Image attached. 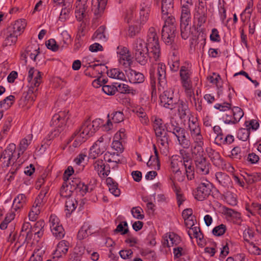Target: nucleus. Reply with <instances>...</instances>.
<instances>
[{
  "mask_svg": "<svg viewBox=\"0 0 261 261\" xmlns=\"http://www.w3.org/2000/svg\"><path fill=\"white\" fill-rule=\"evenodd\" d=\"M111 116L113 122L111 121L110 114H108V120L106 123L99 118L91 121L89 117L84 121L80 130H111L114 128V123H120L124 120L123 113L121 111L114 112Z\"/></svg>",
  "mask_w": 261,
  "mask_h": 261,
  "instance_id": "f257e3e1",
  "label": "nucleus"
},
{
  "mask_svg": "<svg viewBox=\"0 0 261 261\" xmlns=\"http://www.w3.org/2000/svg\"><path fill=\"white\" fill-rule=\"evenodd\" d=\"M161 105L165 108L173 110L177 108L180 119H184L190 113L188 103L175 98L173 91L169 89L164 91L160 96Z\"/></svg>",
  "mask_w": 261,
  "mask_h": 261,
  "instance_id": "f03ea898",
  "label": "nucleus"
},
{
  "mask_svg": "<svg viewBox=\"0 0 261 261\" xmlns=\"http://www.w3.org/2000/svg\"><path fill=\"white\" fill-rule=\"evenodd\" d=\"M132 48L136 61L141 65H145L148 58L150 60L154 61V58L151 57L150 55V50L147 43L143 39L138 38L134 40L132 44Z\"/></svg>",
  "mask_w": 261,
  "mask_h": 261,
  "instance_id": "7ed1b4c3",
  "label": "nucleus"
},
{
  "mask_svg": "<svg viewBox=\"0 0 261 261\" xmlns=\"http://www.w3.org/2000/svg\"><path fill=\"white\" fill-rule=\"evenodd\" d=\"M27 80L29 82V88L25 98L35 100L38 87L42 82V73L34 68H31L28 71Z\"/></svg>",
  "mask_w": 261,
  "mask_h": 261,
  "instance_id": "20e7f679",
  "label": "nucleus"
},
{
  "mask_svg": "<svg viewBox=\"0 0 261 261\" xmlns=\"http://www.w3.org/2000/svg\"><path fill=\"white\" fill-rule=\"evenodd\" d=\"M166 65L163 63L154 64L149 71L150 84L153 90H155V79H158L160 86L164 88L167 84Z\"/></svg>",
  "mask_w": 261,
  "mask_h": 261,
  "instance_id": "39448f33",
  "label": "nucleus"
},
{
  "mask_svg": "<svg viewBox=\"0 0 261 261\" xmlns=\"http://www.w3.org/2000/svg\"><path fill=\"white\" fill-rule=\"evenodd\" d=\"M164 21V25L162 30V38L163 41L167 45H171L174 42L176 28L175 24V19L172 15L166 18H162Z\"/></svg>",
  "mask_w": 261,
  "mask_h": 261,
  "instance_id": "423d86ee",
  "label": "nucleus"
},
{
  "mask_svg": "<svg viewBox=\"0 0 261 261\" xmlns=\"http://www.w3.org/2000/svg\"><path fill=\"white\" fill-rule=\"evenodd\" d=\"M49 187L46 186L41 190L39 194L36 197L32 207L29 214L30 220L34 221L36 220L38 215L43 210V207L47 202V198L46 196L48 192Z\"/></svg>",
  "mask_w": 261,
  "mask_h": 261,
  "instance_id": "0eeeda50",
  "label": "nucleus"
},
{
  "mask_svg": "<svg viewBox=\"0 0 261 261\" xmlns=\"http://www.w3.org/2000/svg\"><path fill=\"white\" fill-rule=\"evenodd\" d=\"M88 0H78L75 3V15L77 21L82 22L79 31L83 32L87 22L90 19L89 11L87 10Z\"/></svg>",
  "mask_w": 261,
  "mask_h": 261,
  "instance_id": "6e6552de",
  "label": "nucleus"
},
{
  "mask_svg": "<svg viewBox=\"0 0 261 261\" xmlns=\"http://www.w3.org/2000/svg\"><path fill=\"white\" fill-rule=\"evenodd\" d=\"M147 43L150 50L151 57H153L154 58V61H158L160 57L161 50L156 31L153 27H150L149 29L147 38Z\"/></svg>",
  "mask_w": 261,
  "mask_h": 261,
  "instance_id": "1a4fd4ad",
  "label": "nucleus"
},
{
  "mask_svg": "<svg viewBox=\"0 0 261 261\" xmlns=\"http://www.w3.org/2000/svg\"><path fill=\"white\" fill-rule=\"evenodd\" d=\"M111 139V136L105 135L100 137L91 147L89 158L94 159L102 154L107 149L106 147Z\"/></svg>",
  "mask_w": 261,
  "mask_h": 261,
  "instance_id": "9d476101",
  "label": "nucleus"
},
{
  "mask_svg": "<svg viewBox=\"0 0 261 261\" xmlns=\"http://www.w3.org/2000/svg\"><path fill=\"white\" fill-rule=\"evenodd\" d=\"M184 160L178 155H174L170 159V168L171 171L175 174L177 180L180 182L184 181L185 176L182 174L180 168L184 166Z\"/></svg>",
  "mask_w": 261,
  "mask_h": 261,
  "instance_id": "9b49d317",
  "label": "nucleus"
},
{
  "mask_svg": "<svg viewBox=\"0 0 261 261\" xmlns=\"http://www.w3.org/2000/svg\"><path fill=\"white\" fill-rule=\"evenodd\" d=\"M212 185L207 180L201 182L193 191L194 198L198 201H203L211 194Z\"/></svg>",
  "mask_w": 261,
  "mask_h": 261,
  "instance_id": "f8f14e48",
  "label": "nucleus"
},
{
  "mask_svg": "<svg viewBox=\"0 0 261 261\" xmlns=\"http://www.w3.org/2000/svg\"><path fill=\"white\" fill-rule=\"evenodd\" d=\"M49 226L53 236L57 239H61L65 236V231L60 224L59 218L55 215H51L49 217Z\"/></svg>",
  "mask_w": 261,
  "mask_h": 261,
  "instance_id": "ddd939ff",
  "label": "nucleus"
},
{
  "mask_svg": "<svg viewBox=\"0 0 261 261\" xmlns=\"http://www.w3.org/2000/svg\"><path fill=\"white\" fill-rule=\"evenodd\" d=\"M152 0H142L140 6L139 22L145 24L149 19Z\"/></svg>",
  "mask_w": 261,
  "mask_h": 261,
  "instance_id": "4468645a",
  "label": "nucleus"
},
{
  "mask_svg": "<svg viewBox=\"0 0 261 261\" xmlns=\"http://www.w3.org/2000/svg\"><path fill=\"white\" fill-rule=\"evenodd\" d=\"M69 117L70 115L68 111H60L53 116L50 125L56 128H62L65 125L66 122L69 118Z\"/></svg>",
  "mask_w": 261,
  "mask_h": 261,
  "instance_id": "2eb2a0df",
  "label": "nucleus"
},
{
  "mask_svg": "<svg viewBox=\"0 0 261 261\" xmlns=\"http://www.w3.org/2000/svg\"><path fill=\"white\" fill-rule=\"evenodd\" d=\"M193 5L192 0H180V22H190L191 8Z\"/></svg>",
  "mask_w": 261,
  "mask_h": 261,
  "instance_id": "dca6fc26",
  "label": "nucleus"
},
{
  "mask_svg": "<svg viewBox=\"0 0 261 261\" xmlns=\"http://www.w3.org/2000/svg\"><path fill=\"white\" fill-rule=\"evenodd\" d=\"M15 149V145L12 144H10L2 152L0 157V163L3 164L4 167H8L11 164Z\"/></svg>",
  "mask_w": 261,
  "mask_h": 261,
  "instance_id": "f3484780",
  "label": "nucleus"
},
{
  "mask_svg": "<svg viewBox=\"0 0 261 261\" xmlns=\"http://www.w3.org/2000/svg\"><path fill=\"white\" fill-rule=\"evenodd\" d=\"M194 161L197 173L201 175H207L209 173L211 164L206 161L205 158L196 159Z\"/></svg>",
  "mask_w": 261,
  "mask_h": 261,
  "instance_id": "a211bd4d",
  "label": "nucleus"
},
{
  "mask_svg": "<svg viewBox=\"0 0 261 261\" xmlns=\"http://www.w3.org/2000/svg\"><path fill=\"white\" fill-rule=\"evenodd\" d=\"M108 0H92L91 9L96 18L101 16L106 8Z\"/></svg>",
  "mask_w": 261,
  "mask_h": 261,
  "instance_id": "6ab92c4d",
  "label": "nucleus"
},
{
  "mask_svg": "<svg viewBox=\"0 0 261 261\" xmlns=\"http://www.w3.org/2000/svg\"><path fill=\"white\" fill-rule=\"evenodd\" d=\"M125 71L129 82L140 84L144 81V75L142 73L130 68L125 70Z\"/></svg>",
  "mask_w": 261,
  "mask_h": 261,
  "instance_id": "aec40b11",
  "label": "nucleus"
},
{
  "mask_svg": "<svg viewBox=\"0 0 261 261\" xmlns=\"http://www.w3.org/2000/svg\"><path fill=\"white\" fill-rule=\"evenodd\" d=\"M175 136L179 144L185 148H188L190 146V135L189 132H171Z\"/></svg>",
  "mask_w": 261,
  "mask_h": 261,
  "instance_id": "412c9836",
  "label": "nucleus"
},
{
  "mask_svg": "<svg viewBox=\"0 0 261 261\" xmlns=\"http://www.w3.org/2000/svg\"><path fill=\"white\" fill-rule=\"evenodd\" d=\"M94 169L99 175L108 176L110 172V166L105 165L102 160H98L93 164Z\"/></svg>",
  "mask_w": 261,
  "mask_h": 261,
  "instance_id": "4be33fe9",
  "label": "nucleus"
},
{
  "mask_svg": "<svg viewBox=\"0 0 261 261\" xmlns=\"http://www.w3.org/2000/svg\"><path fill=\"white\" fill-rule=\"evenodd\" d=\"M27 25L25 19H19L16 20L14 24L9 26L8 28L12 31L17 36H19Z\"/></svg>",
  "mask_w": 261,
  "mask_h": 261,
  "instance_id": "5701e85b",
  "label": "nucleus"
},
{
  "mask_svg": "<svg viewBox=\"0 0 261 261\" xmlns=\"http://www.w3.org/2000/svg\"><path fill=\"white\" fill-rule=\"evenodd\" d=\"M162 18H166L170 15L173 10V0H162Z\"/></svg>",
  "mask_w": 261,
  "mask_h": 261,
  "instance_id": "b1692460",
  "label": "nucleus"
},
{
  "mask_svg": "<svg viewBox=\"0 0 261 261\" xmlns=\"http://www.w3.org/2000/svg\"><path fill=\"white\" fill-rule=\"evenodd\" d=\"M179 73L182 86L192 84L191 80V72L188 67L182 66Z\"/></svg>",
  "mask_w": 261,
  "mask_h": 261,
  "instance_id": "393cba45",
  "label": "nucleus"
},
{
  "mask_svg": "<svg viewBox=\"0 0 261 261\" xmlns=\"http://www.w3.org/2000/svg\"><path fill=\"white\" fill-rule=\"evenodd\" d=\"M68 245L69 243L64 241H60L56 248V250L55 251L54 257H60L62 256L63 255H65L68 250Z\"/></svg>",
  "mask_w": 261,
  "mask_h": 261,
  "instance_id": "a878e982",
  "label": "nucleus"
},
{
  "mask_svg": "<svg viewBox=\"0 0 261 261\" xmlns=\"http://www.w3.org/2000/svg\"><path fill=\"white\" fill-rule=\"evenodd\" d=\"M89 132H75L73 137L75 138L73 145L77 147L79 144L85 142L89 137Z\"/></svg>",
  "mask_w": 261,
  "mask_h": 261,
  "instance_id": "bb28decb",
  "label": "nucleus"
},
{
  "mask_svg": "<svg viewBox=\"0 0 261 261\" xmlns=\"http://www.w3.org/2000/svg\"><path fill=\"white\" fill-rule=\"evenodd\" d=\"M26 200V196L24 194H18L13 200L12 208L15 211L21 208L25 204Z\"/></svg>",
  "mask_w": 261,
  "mask_h": 261,
  "instance_id": "cd10ccee",
  "label": "nucleus"
},
{
  "mask_svg": "<svg viewBox=\"0 0 261 261\" xmlns=\"http://www.w3.org/2000/svg\"><path fill=\"white\" fill-rule=\"evenodd\" d=\"M184 167L185 169L187 177L188 180H192L194 178V169L192 165V162L189 160H184Z\"/></svg>",
  "mask_w": 261,
  "mask_h": 261,
  "instance_id": "c85d7f7f",
  "label": "nucleus"
},
{
  "mask_svg": "<svg viewBox=\"0 0 261 261\" xmlns=\"http://www.w3.org/2000/svg\"><path fill=\"white\" fill-rule=\"evenodd\" d=\"M203 145H193L191 148L192 154L194 161L196 159H199L205 158V153L203 148Z\"/></svg>",
  "mask_w": 261,
  "mask_h": 261,
  "instance_id": "c756f323",
  "label": "nucleus"
},
{
  "mask_svg": "<svg viewBox=\"0 0 261 261\" xmlns=\"http://www.w3.org/2000/svg\"><path fill=\"white\" fill-rule=\"evenodd\" d=\"M18 36L7 28L6 33V38L3 42V46L11 45L16 43Z\"/></svg>",
  "mask_w": 261,
  "mask_h": 261,
  "instance_id": "7c9ffc66",
  "label": "nucleus"
},
{
  "mask_svg": "<svg viewBox=\"0 0 261 261\" xmlns=\"http://www.w3.org/2000/svg\"><path fill=\"white\" fill-rule=\"evenodd\" d=\"M108 75L112 79L126 81L125 74L118 68H113L107 71Z\"/></svg>",
  "mask_w": 261,
  "mask_h": 261,
  "instance_id": "2f4dec72",
  "label": "nucleus"
},
{
  "mask_svg": "<svg viewBox=\"0 0 261 261\" xmlns=\"http://www.w3.org/2000/svg\"><path fill=\"white\" fill-rule=\"evenodd\" d=\"M77 205V201L73 198H68L65 203V212L66 217H68L75 210Z\"/></svg>",
  "mask_w": 261,
  "mask_h": 261,
  "instance_id": "473e14b6",
  "label": "nucleus"
},
{
  "mask_svg": "<svg viewBox=\"0 0 261 261\" xmlns=\"http://www.w3.org/2000/svg\"><path fill=\"white\" fill-rule=\"evenodd\" d=\"M71 42V38L67 31H63L60 35V45L61 49L67 47Z\"/></svg>",
  "mask_w": 261,
  "mask_h": 261,
  "instance_id": "72a5a7b5",
  "label": "nucleus"
},
{
  "mask_svg": "<svg viewBox=\"0 0 261 261\" xmlns=\"http://www.w3.org/2000/svg\"><path fill=\"white\" fill-rule=\"evenodd\" d=\"M153 148L155 157L153 158L152 156H150L149 160L147 163V165L148 166H153L155 169L159 170L160 169V163L159 159V153L156 147L154 144L153 145Z\"/></svg>",
  "mask_w": 261,
  "mask_h": 261,
  "instance_id": "f704fd0d",
  "label": "nucleus"
},
{
  "mask_svg": "<svg viewBox=\"0 0 261 261\" xmlns=\"http://www.w3.org/2000/svg\"><path fill=\"white\" fill-rule=\"evenodd\" d=\"M123 157L120 156L119 153L114 152L110 154V158L108 159L107 162L110 163L115 164V166H110V168L115 169L118 167V164L122 163L123 162Z\"/></svg>",
  "mask_w": 261,
  "mask_h": 261,
  "instance_id": "c9c22d12",
  "label": "nucleus"
},
{
  "mask_svg": "<svg viewBox=\"0 0 261 261\" xmlns=\"http://www.w3.org/2000/svg\"><path fill=\"white\" fill-rule=\"evenodd\" d=\"M232 111L233 113V117L234 119V121H232L231 120H226L224 121L225 123H234V121L237 122L239 121L241 119V118L243 116L244 113L242 110L238 107H234L232 109Z\"/></svg>",
  "mask_w": 261,
  "mask_h": 261,
  "instance_id": "e433bc0d",
  "label": "nucleus"
},
{
  "mask_svg": "<svg viewBox=\"0 0 261 261\" xmlns=\"http://www.w3.org/2000/svg\"><path fill=\"white\" fill-rule=\"evenodd\" d=\"M216 179L221 185L225 187L227 186L230 181V178L226 173L223 172H217L215 174Z\"/></svg>",
  "mask_w": 261,
  "mask_h": 261,
  "instance_id": "4c0bfd02",
  "label": "nucleus"
},
{
  "mask_svg": "<svg viewBox=\"0 0 261 261\" xmlns=\"http://www.w3.org/2000/svg\"><path fill=\"white\" fill-rule=\"evenodd\" d=\"M243 176L245 181L248 184H252L261 180V174L260 173H245L244 175H243Z\"/></svg>",
  "mask_w": 261,
  "mask_h": 261,
  "instance_id": "58836bf2",
  "label": "nucleus"
},
{
  "mask_svg": "<svg viewBox=\"0 0 261 261\" xmlns=\"http://www.w3.org/2000/svg\"><path fill=\"white\" fill-rule=\"evenodd\" d=\"M190 22H180V34L184 40L188 39L191 34V27Z\"/></svg>",
  "mask_w": 261,
  "mask_h": 261,
  "instance_id": "ea45409f",
  "label": "nucleus"
},
{
  "mask_svg": "<svg viewBox=\"0 0 261 261\" xmlns=\"http://www.w3.org/2000/svg\"><path fill=\"white\" fill-rule=\"evenodd\" d=\"M44 225V221L43 220H40L35 223L32 228V231L35 233V234L37 235L38 237L40 238L43 233Z\"/></svg>",
  "mask_w": 261,
  "mask_h": 261,
  "instance_id": "a19ab883",
  "label": "nucleus"
},
{
  "mask_svg": "<svg viewBox=\"0 0 261 261\" xmlns=\"http://www.w3.org/2000/svg\"><path fill=\"white\" fill-rule=\"evenodd\" d=\"M157 141L161 145L166 146L168 144V135L167 132H155Z\"/></svg>",
  "mask_w": 261,
  "mask_h": 261,
  "instance_id": "79ce46f5",
  "label": "nucleus"
},
{
  "mask_svg": "<svg viewBox=\"0 0 261 261\" xmlns=\"http://www.w3.org/2000/svg\"><path fill=\"white\" fill-rule=\"evenodd\" d=\"M172 188L176 194L177 203L178 205L180 206L182 204L186 198L184 196L180 188H179L177 184L173 181H172Z\"/></svg>",
  "mask_w": 261,
  "mask_h": 261,
  "instance_id": "37998d69",
  "label": "nucleus"
},
{
  "mask_svg": "<svg viewBox=\"0 0 261 261\" xmlns=\"http://www.w3.org/2000/svg\"><path fill=\"white\" fill-rule=\"evenodd\" d=\"M137 23L139 24L138 25H132L128 27L127 34L129 37L133 38L140 32L141 28L144 24H141L139 22V19H138Z\"/></svg>",
  "mask_w": 261,
  "mask_h": 261,
  "instance_id": "c03bdc74",
  "label": "nucleus"
},
{
  "mask_svg": "<svg viewBox=\"0 0 261 261\" xmlns=\"http://www.w3.org/2000/svg\"><path fill=\"white\" fill-rule=\"evenodd\" d=\"M136 113L142 124H147L149 122V118L143 108H139L137 109Z\"/></svg>",
  "mask_w": 261,
  "mask_h": 261,
  "instance_id": "a18cd8bd",
  "label": "nucleus"
},
{
  "mask_svg": "<svg viewBox=\"0 0 261 261\" xmlns=\"http://www.w3.org/2000/svg\"><path fill=\"white\" fill-rule=\"evenodd\" d=\"M33 135L32 134L28 135L29 139L24 138L21 140L19 144V151L18 154H22L27 149L28 146L31 143Z\"/></svg>",
  "mask_w": 261,
  "mask_h": 261,
  "instance_id": "49530a36",
  "label": "nucleus"
},
{
  "mask_svg": "<svg viewBox=\"0 0 261 261\" xmlns=\"http://www.w3.org/2000/svg\"><path fill=\"white\" fill-rule=\"evenodd\" d=\"M15 97L10 95L0 102V108L6 110L10 108L14 101Z\"/></svg>",
  "mask_w": 261,
  "mask_h": 261,
  "instance_id": "de8ad7c7",
  "label": "nucleus"
},
{
  "mask_svg": "<svg viewBox=\"0 0 261 261\" xmlns=\"http://www.w3.org/2000/svg\"><path fill=\"white\" fill-rule=\"evenodd\" d=\"M154 130H165L166 124H163V120L160 118L153 117L152 118Z\"/></svg>",
  "mask_w": 261,
  "mask_h": 261,
  "instance_id": "09e8293b",
  "label": "nucleus"
},
{
  "mask_svg": "<svg viewBox=\"0 0 261 261\" xmlns=\"http://www.w3.org/2000/svg\"><path fill=\"white\" fill-rule=\"evenodd\" d=\"M187 233L191 239H192L193 236L200 240L203 238V234L200 231V228L197 226L191 228V230L189 229Z\"/></svg>",
  "mask_w": 261,
  "mask_h": 261,
  "instance_id": "8fccbe9b",
  "label": "nucleus"
},
{
  "mask_svg": "<svg viewBox=\"0 0 261 261\" xmlns=\"http://www.w3.org/2000/svg\"><path fill=\"white\" fill-rule=\"evenodd\" d=\"M119 62L125 67L129 66L132 63V59L130 58L129 52L124 54L122 56L118 57Z\"/></svg>",
  "mask_w": 261,
  "mask_h": 261,
  "instance_id": "3c124183",
  "label": "nucleus"
},
{
  "mask_svg": "<svg viewBox=\"0 0 261 261\" xmlns=\"http://www.w3.org/2000/svg\"><path fill=\"white\" fill-rule=\"evenodd\" d=\"M183 88L185 90V93L187 97L192 102V100H193L194 101L196 100L194 89L192 87V84H188L182 86Z\"/></svg>",
  "mask_w": 261,
  "mask_h": 261,
  "instance_id": "603ef678",
  "label": "nucleus"
},
{
  "mask_svg": "<svg viewBox=\"0 0 261 261\" xmlns=\"http://www.w3.org/2000/svg\"><path fill=\"white\" fill-rule=\"evenodd\" d=\"M117 91H119L120 92L122 93H127V94H132L133 95L135 94L136 93V90H134L132 88H130L127 85L125 84H120L118 86Z\"/></svg>",
  "mask_w": 261,
  "mask_h": 261,
  "instance_id": "864d4df0",
  "label": "nucleus"
},
{
  "mask_svg": "<svg viewBox=\"0 0 261 261\" xmlns=\"http://www.w3.org/2000/svg\"><path fill=\"white\" fill-rule=\"evenodd\" d=\"M173 59L171 58V61L169 62V65L171 71L175 72L178 70L179 67V62L178 57L173 53Z\"/></svg>",
  "mask_w": 261,
  "mask_h": 261,
  "instance_id": "5fc2aeb1",
  "label": "nucleus"
},
{
  "mask_svg": "<svg viewBox=\"0 0 261 261\" xmlns=\"http://www.w3.org/2000/svg\"><path fill=\"white\" fill-rule=\"evenodd\" d=\"M194 140L193 145H203V137L200 132H191Z\"/></svg>",
  "mask_w": 261,
  "mask_h": 261,
  "instance_id": "6e6d98bb",
  "label": "nucleus"
},
{
  "mask_svg": "<svg viewBox=\"0 0 261 261\" xmlns=\"http://www.w3.org/2000/svg\"><path fill=\"white\" fill-rule=\"evenodd\" d=\"M93 190V188L91 186L90 188L87 185H85L84 183L81 182L80 185H79L78 188L76 190V192H79L82 196H84L87 192H89L92 191Z\"/></svg>",
  "mask_w": 261,
  "mask_h": 261,
  "instance_id": "4d7b16f0",
  "label": "nucleus"
},
{
  "mask_svg": "<svg viewBox=\"0 0 261 261\" xmlns=\"http://www.w3.org/2000/svg\"><path fill=\"white\" fill-rule=\"evenodd\" d=\"M180 129L178 123L174 118L170 120L169 123L166 124L165 130H180Z\"/></svg>",
  "mask_w": 261,
  "mask_h": 261,
  "instance_id": "13d9d810",
  "label": "nucleus"
},
{
  "mask_svg": "<svg viewBox=\"0 0 261 261\" xmlns=\"http://www.w3.org/2000/svg\"><path fill=\"white\" fill-rule=\"evenodd\" d=\"M131 213L133 217L137 219L142 220L144 218V215L142 214L143 213V211L139 206L132 208Z\"/></svg>",
  "mask_w": 261,
  "mask_h": 261,
  "instance_id": "bf43d9fd",
  "label": "nucleus"
},
{
  "mask_svg": "<svg viewBox=\"0 0 261 261\" xmlns=\"http://www.w3.org/2000/svg\"><path fill=\"white\" fill-rule=\"evenodd\" d=\"M46 46L48 49H49L54 51H56L59 48H61L60 44H57L55 40L54 39H50L46 41Z\"/></svg>",
  "mask_w": 261,
  "mask_h": 261,
  "instance_id": "052dcab7",
  "label": "nucleus"
},
{
  "mask_svg": "<svg viewBox=\"0 0 261 261\" xmlns=\"http://www.w3.org/2000/svg\"><path fill=\"white\" fill-rule=\"evenodd\" d=\"M102 90L106 94L113 95L117 91V88L114 85H103Z\"/></svg>",
  "mask_w": 261,
  "mask_h": 261,
  "instance_id": "680f3d73",
  "label": "nucleus"
},
{
  "mask_svg": "<svg viewBox=\"0 0 261 261\" xmlns=\"http://www.w3.org/2000/svg\"><path fill=\"white\" fill-rule=\"evenodd\" d=\"M226 230V226L222 224L214 227L212 232L216 236H221L225 233Z\"/></svg>",
  "mask_w": 261,
  "mask_h": 261,
  "instance_id": "e2e57ef3",
  "label": "nucleus"
},
{
  "mask_svg": "<svg viewBox=\"0 0 261 261\" xmlns=\"http://www.w3.org/2000/svg\"><path fill=\"white\" fill-rule=\"evenodd\" d=\"M72 191H70V187L67 185V183L64 184L60 190V195L62 197H68L70 196Z\"/></svg>",
  "mask_w": 261,
  "mask_h": 261,
  "instance_id": "0e129e2a",
  "label": "nucleus"
},
{
  "mask_svg": "<svg viewBox=\"0 0 261 261\" xmlns=\"http://www.w3.org/2000/svg\"><path fill=\"white\" fill-rule=\"evenodd\" d=\"M245 124L247 130H250V129L256 130L259 127L258 122L257 120L254 119H252L249 121H246Z\"/></svg>",
  "mask_w": 261,
  "mask_h": 261,
  "instance_id": "69168bd1",
  "label": "nucleus"
},
{
  "mask_svg": "<svg viewBox=\"0 0 261 261\" xmlns=\"http://www.w3.org/2000/svg\"><path fill=\"white\" fill-rule=\"evenodd\" d=\"M89 232H90L88 228L85 226H84L82 227L80 230L79 231L77 237L79 240H83L88 237V233Z\"/></svg>",
  "mask_w": 261,
  "mask_h": 261,
  "instance_id": "338daca9",
  "label": "nucleus"
},
{
  "mask_svg": "<svg viewBox=\"0 0 261 261\" xmlns=\"http://www.w3.org/2000/svg\"><path fill=\"white\" fill-rule=\"evenodd\" d=\"M248 249L249 252L255 255H260L261 254V250L252 242H249Z\"/></svg>",
  "mask_w": 261,
  "mask_h": 261,
  "instance_id": "774afa93",
  "label": "nucleus"
}]
</instances>
